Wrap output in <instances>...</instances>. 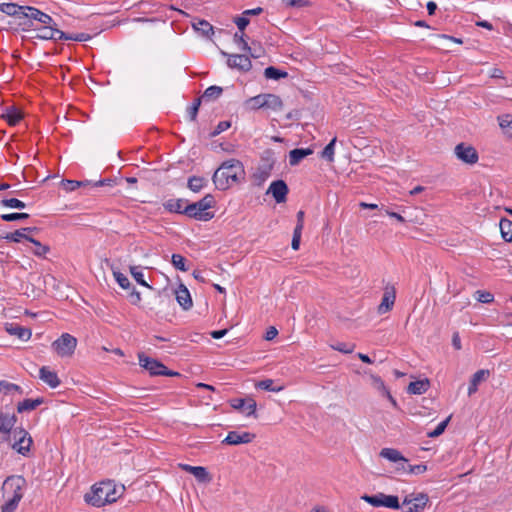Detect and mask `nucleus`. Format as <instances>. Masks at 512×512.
Returning a JSON list of instances; mask_svg holds the SVG:
<instances>
[{
	"mask_svg": "<svg viewBox=\"0 0 512 512\" xmlns=\"http://www.w3.org/2000/svg\"><path fill=\"white\" fill-rule=\"evenodd\" d=\"M139 364L146 369L151 376H178V372L170 371L160 361L146 356L144 353L138 354Z\"/></svg>",
	"mask_w": 512,
	"mask_h": 512,
	"instance_id": "20e7f679",
	"label": "nucleus"
},
{
	"mask_svg": "<svg viewBox=\"0 0 512 512\" xmlns=\"http://www.w3.org/2000/svg\"><path fill=\"white\" fill-rule=\"evenodd\" d=\"M70 37L71 38H69V40L79 41V42L88 41L91 38V36L87 33L70 34Z\"/></svg>",
	"mask_w": 512,
	"mask_h": 512,
	"instance_id": "69168bd1",
	"label": "nucleus"
},
{
	"mask_svg": "<svg viewBox=\"0 0 512 512\" xmlns=\"http://www.w3.org/2000/svg\"><path fill=\"white\" fill-rule=\"evenodd\" d=\"M193 28L203 36L209 37L213 34V26L206 20H198L197 22H194Z\"/></svg>",
	"mask_w": 512,
	"mask_h": 512,
	"instance_id": "e433bc0d",
	"label": "nucleus"
},
{
	"mask_svg": "<svg viewBox=\"0 0 512 512\" xmlns=\"http://www.w3.org/2000/svg\"><path fill=\"white\" fill-rule=\"evenodd\" d=\"M5 329L10 335L16 336L22 341L29 340L32 335V332L29 328L23 327L16 323H7Z\"/></svg>",
	"mask_w": 512,
	"mask_h": 512,
	"instance_id": "aec40b11",
	"label": "nucleus"
},
{
	"mask_svg": "<svg viewBox=\"0 0 512 512\" xmlns=\"http://www.w3.org/2000/svg\"><path fill=\"white\" fill-rule=\"evenodd\" d=\"M176 300L179 305L184 309L188 310L192 307V299L189 290L183 284H180L178 289L175 291Z\"/></svg>",
	"mask_w": 512,
	"mask_h": 512,
	"instance_id": "4be33fe9",
	"label": "nucleus"
},
{
	"mask_svg": "<svg viewBox=\"0 0 512 512\" xmlns=\"http://www.w3.org/2000/svg\"><path fill=\"white\" fill-rule=\"evenodd\" d=\"M44 403V398L39 397L36 399H25L18 403L17 412L23 413L27 411L35 410L38 406Z\"/></svg>",
	"mask_w": 512,
	"mask_h": 512,
	"instance_id": "bb28decb",
	"label": "nucleus"
},
{
	"mask_svg": "<svg viewBox=\"0 0 512 512\" xmlns=\"http://www.w3.org/2000/svg\"><path fill=\"white\" fill-rule=\"evenodd\" d=\"M501 236L506 242H512V221L506 218L500 220Z\"/></svg>",
	"mask_w": 512,
	"mask_h": 512,
	"instance_id": "7c9ffc66",
	"label": "nucleus"
},
{
	"mask_svg": "<svg viewBox=\"0 0 512 512\" xmlns=\"http://www.w3.org/2000/svg\"><path fill=\"white\" fill-rule=\"evenodd\" d=\"M499 126L506 130V133L512 137V115L506 114L498 117Z\"/></svg>",
	"mask_w": 512,
	"mask_h": 512,
	"instance_id": "c03bdc74",
	"label": "nucleus"
},
{
	"mask_svg": "<svg viewBox=\"0 0 512 512\" xmlns=\"http://www.w3.org/2000/svg\"><path fill=\"white\" fill-rule=\"evenodd\" d=\"M361 499L372 505L373 507H386L390 509H399L400 503L398 496L377 493L374 495L364 494Z\"/></svg>",
	"mask_w": 512,
	"mask_h": 512,
	"instance_id": "39448f33",
	"label": "nucleus"
},
{
	"mask_svg": "<svg viewBox=\"0 0 512 512\" xmlns=\"http://www.w3.org/2000/svg\"><path fill=\"white\" fill-rule=\"evenodd\" d=\"M1 117L5 119L10 126H15L22 120L23 114L17 107L9 106L5 108Z\"/></svg>",
	"mask_w": 512,
	"mask_h": 512,
	"instance_id": "5701e85b",
	"label": "nucleus"
},
{
	"mask_svg": "<svg viewBox=\"0 0 512 512\" xmlns=\"http://www.w3.org/2000/svg\"><path fill=\"white\" fill-rule=\"evenodd\" d=\"M245 34H244V31L242 32H236L233 36V40L234 42L240 46V48L246 52V53H249L251 57L253 58H258L260 56V54H257L256 52H253L252 51V48L249 46V44L247 43V41L245 40L244 38Z\"/></svg>",
	"mask_w": 512,
	"mask_h": 512,
	"instance_id": "c85d7f7f",
	"label": "nucleus"
},
{
	"mask_svg": "<svg viewBox=\"0 0 512 512\" xmlns=\"http://www.w3.org/2000/svg\"><path fill=\"white\" fill-rule=\"evenodd\" d=\"M186 202L184 199H169L163 203V207L170 213L184 214V204Z\"/></svg>",
	"mask_w": 512,
	"mask_h": 512,
	"instance_id": "cd10ccee",
	"label": "nucleus"
},
{
	"mask_svg": "<svg viewBox=\"0 0 512 512\" xmlns=\"http://www.w3.org/2000/svg\"><path fill=\"white\" fill-rule=\"evenodd\" d=\"M429 385L430 383L428 379L413 381L408 386V392L411 394L421 395L428 390Z\"/></svg>",
	"mask_w": 512,
	"mask_h": 512,
	"instance_id": "c756f323",
	"label": "nucleus"
},
{
	"mask_svg": "<svg viewBox=\"0 0 512 512\" xmlns=\"http://www.w3.org/2000/svg\"><path fill=\"white\" fill-rule=\"evenodd\" d=\"M475 294L477 295L476 299L481 303H490L494 299L493 295L487 291L478 290Z\"/></svg>",
	"mask_w": 512,
	"mask_h": 512,
	"instance_id": "052dcab7",
	"label": "nucleus"
},
{
	"mask_svg": "<svg viewBox=\"0 0 512 512\" xmlns=\"http://www.w3.org/2000/svg\"><path fill=\"white\" fill-rule=\"evenodd\" d=\"M8 486L10 490H13V496L5 504L1 506V512H14L18 506V503L23 497V494L21 492L22 487L20 485L13 487L12 483L3 482L2 489L4 492H6Z\"/></svg>",
	"mask_w": 512,
	"mask_h": 512,
	"instance_id": "9b49d317",
	"label": "nucleus"
},
{
	"mask_svg": "<svg viewBox=\"0 0 512 512\" xmlns=\"http://www.w3.org/2000/svg\"><path fill=\"white\" fill-rule=\"evenodd\" d=\"M288 191V186L283 180H276L270 184L267 193H271L277 203H282L286 201Z\"/></svg>",
	"mask_w": 512,
	"mask_h": 512,
	"instance_id": "ddd939ff",
	"label": "nucleus"
},
{
	"mask_svg": "<svg viewBox=\"0 0 512 512\" xmlns=\"http://www.w3.org/2000/svg\"><path fill=\"white\" fill-rule=\"evenodd\" d=\"M25 9H26V11H24L23 18H27L30 20L33 19V20H36L44 25L51 24L54 21L50 15L40 11L39 9H37L35 7L27 6Z\"/></svg>",
	"mask_w": 512,
	"mask_h": 512,
	"instance_id": "a211bd4d",
	"label": "nucleus"
},
{
	"mask_svg": "<svg viewBox=\"0 0 512 512\" xmlns=\"http://www.w3.org/2000/svg\"><path fill=\"white\" fill-rule=\"evenodd\" d=\"M371 380H372V385H373V387H374L378 392H380L383 396H385L386 394H388L389 389L386 387V385H385L384 381H383L379 376L372 375V376H371Z\"/></svg>",
	"mask_w": 512,
	"mask_h": 512,
	"instance_id": "09e8293b",
	"label": "nucleus"
},
{
	"mask_svg": "<svg viewBox=\"0 0 512 512\" xmlns=\"http://www.w3.org/2000/svg\"><path fill=\"white\" fill-rule=\"evenodd\" d=\"M277 334H278L277 329L275 327H270L266 332L265 339L272 340L277 336Z\"/></svg>",
	"mask_w": 512,
	"mask_h": 512,
	"instance_id": "774afa93",
	"label": "nucleus"
},
{
	"mask_svg": "<svg viewBox=\"0 0 512 512\" xmlns=\"http://www.w3.org/2000/svg\"><path fill=\"white\" fill-rule=\"evenodd\" d=\"M16 422L17 417L15 414H9L4 412L0 413V433L3 434V439L5 441L9 440L10 433L12 432Z\"/></svg>",
	"mask_w": 512,
	"mask_h": 512,
	"instance_id": "4468645a",
	"label": "nucleus"
},
{
	"mask_svg": "<svg viewBox=\"0 0 512 512\" xmlns=\"http://www.w3.org/2000/svg\"><path fill=\"white\" fill-rule=\"evenodd\" d=\"M356 345L354 343L337 342L331 345L333 350L339 351L344 354H350L354 351Z\"/></svg>",
	"mask_w": 512,
	"mask_h": 512,
	"instance_id": "de8ad7c7",
	"label": "nucleus"
},
{
	"mask_svg": "<svg viewBox=\"0 0 512 512\" xmlns=\"http://www.w3.org/2000/svg\"><path fill=\"white\" fill-rule=\"evenodd\" d=\"M254 438L255 435L250 432L239 433L237 431H230L223 440V443L228 445L246 444L252 442Z\"/></svg>",
	"mask_w": 512,
	"mask_h": 512,
	"instance_id": "dca6fc26",
	"label": "nucleus"
},
{
	"mask_svg": "<svg viewBox=\"0 0 512 512\" xmlns=\"http://www.w3.org/2000/svg\"><path fill=\"white\" fill-rule=\"evenodd\" d=\"M450 418L451 417L449 416L448 418H446L445 420L440 422L433 431H430L427 433V436L430 438H436V437L440 436L445 431V429L450 421Z\"/></svg>",
	"mask_w": 512,
	"mask_h": 512,
	"instance_id": "8fccbe9b",
	"label": "nucleus"
},
{
	"mask_svg": "<svg viewBox=\"0 0 512 512\" xmlns=\"http://www.w3.org/2000/svg\"><path fill=\"white\" fill-rule=\"evenodd\" d=\"M310 148H296L289 153V163L291 166L298 165L305 157L312 154Z\"/></svg>",
	"mask_w": 512,
	"mask_h": 512,
	"instance_id": "a878e982",
	"label": "nucleus"
},
{
	"mask_svg": "<svg viewBox=\"0 0 512 512\" xmlns=\"http://www.w3.org/2000/svg\"><path fill=\"white\" fill-rule=\"evenodd\" d=\"M216 205V200L212 194H206L197 202L187 204L184 207V215L199 221H209L214 217V212L209 211Z\"/></svg>",
	"mask_w": 512,
	"mask_h": 512,
	"instance_id": "7ed1b4c3",
	"label": "nucleus"
},
{
	"mask_svg": "<svg viewBox=\"0 0 512 512\" xmlns=\"http://www.w3.org/2000/svg\"><path fill=\"white\" fill-rule=\"evenodd\" d=\"M70 37V34L68 33H65L61 30H59L57 27H56V24L54 25V29H53V38L51 40H54V41H59V40H69Z\"/></svg>",
	"mask_w": 512,
	"mask_h": 512,
	"instance_id": "0e129e2a",
	"label": "nucleus"
},
{
	"mask_svg": "<svg viewBox=\"0 0 512 512\" xmlns=\"http://www.w3.org/2000/svg\"><path fill=\"white\" fill-rule=\"evenodd\" d=\"M27 6H19L15 3H1L0 11L5 13L8 16H14L17 18H23L24 11H26Z\"/></svg>",
	"mask_w": 512,
	"mask_h": 512,
	"instance_id": "b1692460",
	"label": "nucleus"
},
{
	"mask_svg": "<svg viewBox=\"0 0 512 512\" xmlns=\"http://www.w3.org/2000/svg\"><path fill=\"white\" fill-rule=\"evenodd\" d=\"M490 375V371L487 369H481L475 372L469 383L468 395L471 396L477 392L480 383L486 381Z\"/></svg>",
	"mask_w": 512,
	"mask_h": 512,
	"instance_id": "6ab92c4d",
	"label": "nucleus"
},
{
	"mask_svg": "<svg viewBox=\"0 0 512 512\" xmlns=\"http://www.w3.org/2000/svg\"><path fill=\"white\" fill-rule=\"evenodd\" d=\"M246 106L251 110H257L265 107V94H260L249 98L246 101Z\"/></svg>",
	"mask_w": 512,
	"mask_h": 512,
	"instance_id": "58836bf2",
	"label": "nucleus"
},
{
	"mask_svg": "<svg viewBox=\"0 0 512 512\" xmlns=\"http://www.w3.org/2000/svg\"><path fill=\"white\" fill-rule=\"evenodd\" d=\"M230 406L239 410L246 416H251L256 412V401L253 398H234L229 401Z\"/></svg>",
	"mask_w": 512,
	"mask_h": 512,
	"instance_id": "f8f14e48",
	"label": "nucleus"
},
{
	"mask_svg": "<svg viewBox=\"0 0 512 512\" xmlns=\"http://www.w3.org/2000/svg\"><path fill=\"white\" fill-rule=\"evenodd\" d=\"M282 3L287 7H305L309 5L308 0H282Z\"/></svg>",
	"mask_w": 512,
	"mask_h": 512,
	"instance_id": "e2e57ef3",
	"label": "nucleus"
},
{
	"mask_svg": "<svg viewBox=\"0 0 512 512\" xmlns=\"http://www.w3.org/2000/svg\"><path fill=\"white\" fill-rule=\"evenodd\" d=\"M54 25H55L54 21L51 24H45L44 27H42L38 30L39 33L35 36V38H38L41 40H51L53 38Z\"/></svg>",
	"mask_w": 512,
	"mask_h": 512,
	"instance_id": "79ce46f5",
	"label": "nucleus"
},
{
	"mask_svg": "<svg viewBox=\"0 0 512 512\" xmlns=\"http://www.w3.org/2000/svg\"><path fill=\"white\" fill-rule=\"evenodd\" d=\"M1 205L16 209H23L26 207V204L17 198L3 199L1 200Z\"/></svg>",
	"mask_w": 512,
	"mask_h": 512,
	"instance_id": "3c124183",
	"label": "nucleus"
},
{
	"mask_svg": "<svg viewBox=\"0 0 512 512\" xmlns=\"http://www.w3.org/2000/svg\"><path fill=\"white\" fill-rule=\"evenodd\" d=\"M264 76L267 79L279 80L281 78H286L288 73L286 71L279 70L274 66H269L264 70Z\"/></svg>",
	"mask_w": 512,
	"mask_h": 512,
	"instance_id": "ea45409f",
	"label": "nucleus"
},
{
	"mask_svg": "<svg viewBox=\"0 0 512 512\" xmlns=\"http://www.w3.org/2000/svg\"><path fill=\"white\" fill-rule=\"evenodd\" d=\"M396 300V291L394 287H386L384 289L382 301L378 306V313L385 314L392 310Z\"/></svg>",
	"mask_w": 512,
	"mask_h": 512,
	"instance_id": "2eb2a0df",
	"label": "nucleus"
},
{
	"mask_svg": "<svg viewBox=\"0 0 512 512\" xmlns=\"http://www.w3.org/2000/svg\"><path fill=\"white\" fill-rule=\"evenodd\" d=\"M77 339L69 333L62 334L52 343L53 349L61 357L71 356L76 348Z\"/></svg>",
	"mask_w": 512,
	"mask_h": 512,
	"instance_id": "0eeeda50",
	"label": "nucleus"
},
{
	"mask_svg": "<svg viewBox=\"0 0 512 512\" xmlns=\"http://www.w3.org/2000/svg\"><path fill=\"white\" fill-rule=\"evenodd\" d=\"M245 179V170L242 162L238 159L224 161L212 176V181L218 190L225 191L234 183Z\"/></svg>",
	"mask_w": 512,
	"mask_h": 512,
	"instance_id": "f03ea898",
	"label": "nucleus"
},
{
	"mask_svg": "<svg viewBox=\"0 0 512 512\" xmlns=\"http://www.w3.org/2000/svg\"><path fill=\"white\" fill-rule=\"evenodd\" d=\"M223 93V88L220 87V86H210L208 87L203 95L200 97L201 98V101L202 100H205V101H210V100H216L218 99Z\"/></svg>",
	"mask_w": 512,
	"mask_h": 512,
	"instance_id": "2f4dec72",
	"label": "nucleus"
},
{
	"mask_svg": "<svg viewBox=\"0 0 512 512\" xmlns=\"http://www.w3.org/2000/svg\"><path fill=\"white\" fill-rule=\"evenodd\" d=\"M1 392L4 395L14 394V393H18L21 395L23 393V389L17 384L2 380V381H0V393Z\"/></svg>",
	"mask_w": 512,
	"mask_h": 512,
	"instance_id": "f704fd0d",
	"label": "nucleus"
},
{
	"mask_svg": "<svg viewBox=\"0 0 512 512\" xmlns=\"http://www.w3.org/2000/svg\"><path fill=\"white\" fill-rule=\"evenodd\" d=\"M265 107L278 111L282 109L283 102L281 98L275 94H265Z\"/></svg>",
	"mask_w": 512,
	"mask_h": 512,
	"instance_id": "473e14b6",
	"label": "nucleus"
},
{
	"mask_svg": "<svg viewBox=\"0 0 512 512\" xmlns=\"http://www.w3.org/2000/svg\"><path fill=\"white\" fill-rule=\"evenodd\" d=\"M26 237H29V236L25 234V232L22 228V229L16 230L13 233H7L3 238L6 240H9V241L18 243L22 239L26 240Z\"/></svg>",
	"mask_w": 512,
	"mask_h": 512,
	"instance_id": "864d4df0",
	"label": "nucleus"
},
{
	"mask_svg": "<svg viewBox=\"0 0 512 512\" xmlns=\"http://www.w3.org/2000/svg\"><path fill=\"white\" fill-rule=\"evenodd\" d=\"M452 345L456 350L461 349V339L458 332H455L452 336Z\"/></svg>",
	"mask_w": 512,
	"mask_h": 512,
	"instance_id": "338daca9",
	"label": "nucleus"
},
{
	"mask_svg": "<svg viewBox=\"0 0 512 512\" xmlns=\"http://www.w3.org/2000/svg\"><path fill=\"white\" fill-rule=\"evenodd\" d=\"M171 262L173 266L180 271L186 272L189 270V267L186 266V259L180 254H173Z\"/></svg>",
	"mask_w": 512,
	"mask_h": 512,
	"instance_id": "49530a36",
	"label": "nucleus"
},
{
	"mask_svg": "<svg viewBox=\"0 0 512 512\" xmlns=\"http://www.w3.org/2000/svg\"><path fill=\"white\" fill-rule=\"evenodd\" d=\"M429 502V497L425 493H411L404 497L402 505L405 507L403 512H423Z\"/></svg>",
	"mask_w": 512,
	"mask_h": 512,
	"instance_id": "423d86ee",
	"label": "nucleus"
},
{
	"mask_svg": "<svg viewBox=\"0 0 512 512\" xmlns=\"http://www.w3.org/2000/svg\"><path fill=\"white\" fill-rule=\"evenodd\" d=\"M130 273L138 284H140L141 286L147 287L149 289H152V287L145 281L144 274L141 270H139V267L131 266Z\"/></svg>",
	"mask_w": 512,
	"mask_h": 512,
	"instance_id": "37998d69",
	"label": "nucleus"
},
{
	"mask_svg": "<svg viewBox=\"0 0 512 512\" xmlns=\"http://www.w3.org/2000/svg\"><path fill=\"white\" fill-rule=\"evenodd\" d=\"M426 465H411L408 463V467L406 468L407 474L420 475L426 471Z\"/></svg>",
	"mask_w": 512,
	"mask_h": 512,
	"instance_id": "bf43d9fd",
	"label": "nucleus"
},
{
	"mask_svg": "<svg viewBox=\"0 0 512 512\" xmlns=\"http://www.w3.org/2000/svg\"><path fill=\"white\" fill-rule=\"evenodd\" d=\"M13 437L15 439L12 445L13 449L17 450V452L22 455H26L30 451L32 444V438L29 433L23 428H16L13 431Z\"/></svg>",
	"mask_w": 512,
	"mask_h": 512,
	"instance_id": "6e6552de",
	"label": "nucleus"
},
{
	"mask_svg": "<svg viewBox=\"0 0 512 512\" xmlns=\"http://www.w3.org/2000/svg\"><path fill=\"white\" fill-rule=\"evenodd\" d=\"M302 231L300 230V225H296L293 231V238L291 242V247L293 250H298L300 246V239H301Z\"/></svg>",
	"mask_w": 512,
	"mask_h": 512,
	"instance_id": "13d9d810",
	"label": "nucleus"
},
{
	"mask_svg": "<svg viewBox=\"0 0 512 512\" xmlns=\"http://www.w3.org/2000/svg\"><path fill=\"white\" fill-rule=\"evenodd\" d=\"M201 102H202L201 98H196L193 101V103L187 108V114H188V116H189L191 121H195L196 120V117H197V114H198Z\"/></svg>",
	"mask_w": 512,
	"mask_h": 512,
	"instance_id": "603ef678",
	"label": "nucleus"
},
{
	"mask_svg": "<svg viewBox=\"0 0 512 512\" xmlns=\"http://www.w3.org/2000/svg\"><path fill=\"white\" fill-rule=\"evenodd\" d=\"M207 185V180L204 177L191 176L188 179L187 186L193 192H199Z\"/></svg>",
	"mask_w": 512,
	"mask_h": 512,
	"instance_id": "72a5a7b5",
	"label": "nucleus"
},
{
	"mask_svg": "<svg viewBox=\"0 0 512 512\" xmlns=\"http://www.w3.org/2000/svg\"><path fill=\"white\" fill-rule=\"evenodd\" d=\"M26 240L35 246V248L32 250V253L35 256L45 257V255L50 251L49 246L41 244L38 240L32 237H26Z\"/></svg>",
	"mask_w": 512,
	"mask_h": 512,
	"instance_id": "c9c22d12",
	"label": "nucleus"
},
{
	"mask_svg": "<svg viewBox=\"0 0 512 512\" xmlns=\"http://www.w3.org/2000/svg\"><path fill=\"white\" fill-rule=\"evenodd\" d=\"M454 152L457 158L466 164L473 165L479 160L477 150L473 146L465 143H459L456 145Z\"/></svg>",
	"mask_w": 512,
	"mask_h": 512,
	"instance_id": "9d476101",
	"label": "nucleus"
},
{
	"mask_svg": "<svg viewBox=\"0 0 512 512\" xmlns=\"http://www.w3.org/2000/svg\"><path fill=\"white\" fill-rule=\"evenodd\" d=\"M234 22L237 25L238 30L242 32L249 25L250 20L247 18L246 15L242 14L241 16L235 17Z\"/></svg>",
	"mask_w": 512,
	"mask_h": 512,
	"instance_id": "680f3d73",
	"label": "nucleus"
},
{
	"mask_svg": "<svg viewBox=\"0 0 512 512\" xmlns=\"http://www.w3.org/2000/svg\"><path fill=\"white\" fill-rule=\"evenodd\" d=\"M337 138L334 137L322 150L321 157L329 162L334 161V153H335V143Z\"/></svg>",
	"mask_w": 512,
	"mask_h": 512,
	"instance_id": "a19ab883",
	"label": "nucleus"
},
{
	"mask_svg": "<svg viewBox=\"0 0 512 512\" xmlns=\"http://www.w3.org/2000/svg\"><path fill=\"white\" fill-rule=\"evenodd\" d=\"M114 278L119 286L123 289H128L130 287V281L123 273L119 271H113Z\"/></svg>",
	"mask_w": 512,
	"mask_h": 512,
	"instance_id": "5fc2aeb1",
	"label": "nucleus"
},
{
	"mask_svg": "<svg viewBox=\"0 0 512 512\" xmlns=\"http://www.w3.org/2000/svg\"><path fill=\"white\" fill-rule=\"evenodd\" d=\"M28 218H29V214H27V213H17L16 212V213H9V214L1 215V219L6 222L24 220V219H28Z\"/></svg>",
	"mask_w": 512,
	"mask_h": 512,
	"instance_id": "6e6d98bb",
	"label": "nucleus"
},
{
	"mask_svg": "<svg viewBox=\"0 0 512 512\" xmlns=\"http://www.w3.org/2000/svg\"><path fill=\"white\" fill-rule=\"evenodd\" d=\"M39 378L45 382L49 387L56 388L60 385L61 381L56 372L50 370L48 367L43 366L39 370Z\"/></svg>",
	"mask_w": 512,
	"mask_h": 512,
	"instance_id": "412c9836",
	"label": "nucleus"
},
{
	"mask_svg": "<svg viewBox=\"0 0 512 512\" xmlns=\"http://www.w3.org/2000/svg\"><path fill=\"white\" fill-rule=\"evenodd\" d=\"M230 127H231V122L230 121H220L217 124V126L215 127V129L212 132H210L209 136L211 138L216 137L220 133L228 130Z\"/></svg>",
	"mask_w": 512,
	"mask_h": 512,
	"instance_id": "4d7b16f0",
	"label": "nucleus"
},
{
	"mask_svg": "<svg viewBox=\"0 0 512 512\" xmlns=\"http://www.w3.org/2000/svg\"><path fill=\"white\" fill-rule=\"evenodd\" d=\"M126 487L123 483L116 482H95L89 493H86L84 499L86 503L102 507L106 504L116 502L125 492Z\"/></svg>",
	"mask_w": 512,
	"mask_h": 512,
	"instance_id": "f257e3e1",
	"label": "nucleus"
},
{
	"mask_svg": "<svg viewBox=\"0 0 512 512\" xmlns=\"http://www.w3.org/2000/svg\"><path fill=\"white\" fill-rule=\"evenodd\" d=\"M178 468L189 472L197 480H207L208 472L205 467L202 466H190L188 464H178Z\"/></svg>",
	"mask_w": 512,
	"mask_h": 512,
	"instance_id": "393cba45",
	"label": "nucleus"
},
{
	"mask_svg": "<svg viewBox=\"0 0 512 512\" xmlns=\"http://www.w3.org/2000/svg\"><path fill=\"white\" fill-rule=\"evenodd\" d=\"M256 387L259 389H262V390L272 391V392H279V391L283 390V386L275 387L274 381L272 379L261 380L256 384Z\"/></svg>",
	"mask_w": 512,
	"mask_h": 512,
	"instance_id": "a18cd8bd",
	"label": "nucleus"
},
{
	"mask_svg": "<svg viewBox=\"0 0 512 512\" xmlns=\"http://www.w3.org/2000/svg\"><path fill=\"white\" fill-rule=\"evenodd\" d=\"M90 184H91L90 181H77V180H63L61 182L63 189L67 192L75 191L76 189H78L82 186H87Z\"/></svg>",
	"mask_w": 512,
	"mask_h": 512,
	"instance_id": "4c0bfd02",
	"label": "nucleus"
},
{
	"mask_svg": "<svg viewBox=\"0 0 512 512\" xmlns=\"http://www.w3.org/2000/svg\"><path fill=\"white\" fill-rule=\"evenodd\" d=\"M379 455L382 458L387 459L388 461L392 463H400L401 468L404 469L405 467H408V460L401 454V452L394 448H383L381 449Z\"/></svg>",
	"mask_w": 512,
	"mask_h": 512,
	"instance_id": "f3484780",
	"label": "nucleus"
},
{
	"mask_svg": "<svg viewBox=\"0 0 512 512\" xmlns=\"http://www.w3.org/2000/svg\"><path fill=\"white\" fill-rule=\"evenodd\" d=\"M223 56L228 57L227 65L231 69H237L242 72H248L252 68L250 57L242 54H228L221 51Z\"/></svg>",
	"mask_w": 512,
	"mask_h": 512,
	"instance_id": "1a4fd4ad",
	"label": "nucleus"
}]
</instances>
